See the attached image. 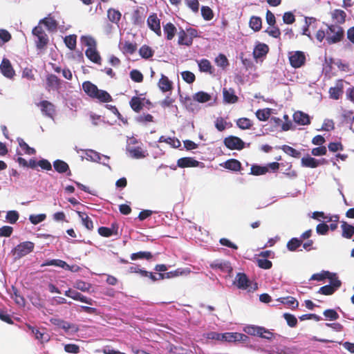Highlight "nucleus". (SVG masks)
I'll return each instance as SVG.
<instances>
[{"label": "nucleus", "mask_w": 354, "mask_h": 354, "mask_svg": "<svg viewBox=\"0 0 354 354\" xmlns=\"http://www.w3.org/2000/svg\"><path fill=\"white\" fill-rule=\"evenodd\" d=\"M177 165L180 168L195 167L199 165V162L191 157L179 158Z\"/></svg>", "instance_id": "obj_19"}, {"label": "nucleus", "mask_w": 354, "mask_h": 354, "mask_svg": "<svg viewBox=\"0 0 354 354\" xmlns=\"http://www.w3.org/2000/svg\"><path fill=\"white\" fill-rule=\"evenodd\" d=\"M139 54L144 59H149L153 55V50L149 46L143 45L139 49Z\"/></svg>", "instance_id": "obj_47"}, {"label": "nucleus", "mask_w": 354, "mask_h": 354, "mask_svg": "<svg viewBox=\"0 0 354 354\" xmlns=\"http://www.w3.org/2000/svg\"><path fill=\"white\" fill-rule=\"evenodd\" d=\"M145 98H140L137 96H133L129 101V105L132 110L136 113H139L144 106L143 100Z\"/></svg>", "instance_id": "obj_27"}, {"label": "nucleus", "mask_w": 354, "mask_h": 354, "mask_svg": "<svg viewBox=\"0 0 354 354\" xmlns=\"http://www.w3.org/2000/svg\"><path fill=\"white\" fill-rule=\"evenodd\" d=\"M214 69L213 68L211 63L205 59L201 60V71L207 72L210 74L214 73Z\"/></svg>", "instance_id": "obj_60"}, {"label": "nucleus", "mask_w": 354, "mask_h": 354, "mask_svg": "<svg viewBox=\"0 0 354 354\" xmlns=\"http://www.w3.org/2000/svg\"><path fill=\"white\" fill-rule=\"evenodd\" d=\"M262 26V20L260 17L252 16L250 19V27L254 31H259Z\"/></svg>", "instance_id": "obj_49"}, {"label": "nucleus", "mask_w": 354, "mask_h": 354, "mask_svg": "<svg viewBox=\"0 0 354 354\" xmlns=\"http://www.w3.org/2000/svg\"><path fill=\"white\" fill-rule=\"evenodd\" d=\"M81 41L85 46H88V48H92L96 47V41L91 36H82Z\"/></svg>", "instance_id": "obj_62"}, {"label": "nucleus", "mask_w": 354, "mask_h": 354, "mask_svg": "<svg viewBox=\"0 0 354 354\" xmlns=\"http://www.w3.org/2000/svg\"><path fill=\"white\" fill-rule=\"evenodd\" d=\"M153 255L150 252H138L136 253H133L131 254V259L132 261H136L137 259H145L147 260H149L152 259Z\"/></svg>", "instance_id": "obj_45"}, {"label": "nucleus", "mask_w": 354, "mask_h": 354, "mask_svg": "<svg viewBox=\"0 0 354 354\" xmlns=\"http://www.w3.org/2000/svg\"><path fill=\"white\" fill-rule=\"evenodd\" d=\"M302 244V240L292 238L287 243V248L290 251H295Z\"/></svg>", "instance_id": "obj_54"}, {"label": "nucleus", "mask_w": 354, "mask_h": 354, "mask_svg": "<svg viewBox=\"0 0 354 354\" xmlns=\"http://www.w3.org/2000/svg\"><path fill=\"white\" fill-rule=\"evenodd\" d=\"M98 233L104 237H110L112 235L118 234V227L115 224L113 223L111 227H100L98 228Z\"/></svg>", "instance_id": "obj_25"}, {"label": "nucleus", "mask_w": 354, "mask_h": 354, "mask_svg": "<svg viewBox=\"0 0 354 354\" xmlns=\"http://www.w3.org/2000/svg\"><path fill=\"white\" fill-rule=\"evenodd\" d=\"M85 55L88 59L91 62L100 64H101V57L98 53V51L95 48H88L85 51Z\"/></svg>", "instance_id": "obj_24"}, {"label": "nucleus", "mask_w": 354, "mask_h": 354, "mask_svg": "<svg viewBox=\"0 0 354 354\" xmlns=\"http://www.w3.org/2000/svg\"><path fill=\"white\" fill-rule=\"evenodd\" d=\"M0 71L2 75L9 79L12 78L15 72L12 66V64L8 59L3 58L0 64Z\"/></svg>", "instance_id": "obj_13"}, {"label": "nucleus", "mask_w": 354, "mask_h": 354, "mask_svg": "<svg viewBox=\"0 0 354 354\" xmlns=\"http://www.w3.org/2000/svg\"><path fill=\"white\" fill-rule=\"evenodd\" d=\"M35 248L34 243L31 241H24L17 245L13 250L16 258L20 259L33 251Z\"/></svg>", "instance_id": "obj_4"}, {"label": "nucleus", "mask_w": 354, "mask_h": 354, "mask_svg": "<svg viewBox=\"0 0 354 354\" xmlns=\"http://www.w3.org/2000/svg\"><path fill=\"white\" fill-rule=\"evenodd\" d=\"M277 301H280L283 304H286L288 306L292 308H296L299 306V302L297 300L293 297H280L277 299Z\"/></svg>", "instance_id": "obj_37"}, {"label": "nucleus", "mask_w": 354, "mask_h": 354, "mask_svg": "<svg viewBox=\"0 0 354 354\" xmlns=\"http://www.w3.org/2000/svg\"><path fill=\"white\" fill-rule=\"evenodd\" d=\"M211 267L227 272L232 270L229 262H215L211 265Z\"/></svg>", "instance_id": "obj_53"}, {"label": "nucleus", "mask_w": 354, "mask_h": 354, "mask_svg": "<svg viewBox=\"0 0 354 354\" xmlns=\"http://www.w3.org/2000/svg\"><path fill=\"white\" fill-rule=\"evenodd\" d=\"M288 59L290 66L295 68H300L306 63V55L299 50L290 52Z\"/></svg>", "instance_id": "obj_5"}, {"label": "nucleus", "mask_w": 354, "mask_h": 354, "mask_svg": "<svg viewBox=\"0 0 354 354\" xmlns=\"http://www.w3.org/2000/svg\"><path fill=\"white\" fill-rule=\"evenodd\" d=\"M163 31L167 40H171L176 34L177 29L171 22L163 25Z\"/></svg>", "instance_id": "obj_30"}, {"label": "nucleus", "mask_w": 354, "mask_h": 354, "mask_svg": "<svg viewBox=\"0 0 354 354\" xmlns=\"http://www.w3.org/2000/svg\"><path fill=\"white\" fill-rule=\"evenodd\" d=\"M94 98L97 99L99 101L102 102H109L112 101V97L111 95L104 90H97V93L95 96Z\"/></svg>", "instance_id": "obj_44"}, {"label": "nucleus", "mask_w": 354, "mask_h": 354, "mask_svg": "<svg viewBox=\"0 0 354 354\" xmlns=\"http://www.w3.org/2000/svg\"><path fill=\"white\" fill-rule=\"evenodd\" d=\"M41 24H44L50 32H55L57 29L58 23L55 19L49 16L41 19L39 22V25L40 26Z\"/></svg>", "instance_id": "obj_22"}, {"label": "nucleus", "mask_w": 354, "mask_h": 354, "mask_svg": "<svg viewBox=\"0 0 354 354\" xmlns=\"http://www.w3.org/2000/svg\"><path fill=\"white\" fill-rule=\"evenodd\" d=\"M121 12L115 8H109L107 10V17L109 20L115 24H118L121 19Z\"/></svg>", "instance_id": "obj_29"}, {"label": "nucleus", "mask_w": 354, "mask_h": 354, "mask_svg": "<svg viewBox=\"0 0 354 354\" xmlns=\"http://www.w3.org/2000/svg\"><path fill=\"white\" fill-rule=\"evenodd\" d=\"M224 167L229 170L238 171L241 169V163L238 160L232 158L225 162Z\"/></svg>", "instance_id": "obj_35"}, {"label": "nucleus", "mask_w": 354, "mask_h": 354, "mask_svg": "<svg viewBox=\"0 0 354 354\" xmlns=\"http://www.w3.org/2000/svg\"><path fill=\"white\" fill-rule=\"evenodd\" d=\"M120 49L124 54L133 55L137 50V44L125 41L120 44Z\"/></svg>", "instance_id": "obj_28"}, {"label": "nucleus", "mask_w": 354, "mask_h": 354, "mask_svg": "<svg viewBox=\"0 0 354 354\" xmlns=\"http://www.w3.org/2000/svg\"><path fill=\"white\" fill-rule=\"evenodd\" d=\"M293 120L299 125H308L310 123L309 115L300 111L294 113Z\"/></svg>", "instance_id": "obj_18"}, {"label": "nucleus", "mask_w": 354, "mask_h": 354, "mask_svg": "<svg viewBox=\"0 0 354 354\" xmlns=\"http://www.w3.org/2000/svg\"><path fill=\"white\" fill-rule=\"evenodd\" d=\"M145 17V9L143 7H138L132 13L131 21L135 26H142Z\"/></svg>", "instance_id": "obj_12"}, {"label": "nucleus", "mask_w": 354, "mask_h": 354, "mask_svg": "<svg viewBox=\"0 0 354 354\" xmlns=\"http://www.w3.org/2000/svg\"><path fill=\"white\" fill-rule=\"evenodd\" d=\"M82 88L84 91L92 98H94L97 93L98 88L89 81H86L82 84Z\"/></svg>", "instance_id": "obj_26"}, {"label": "nucleus", "mask_w": 354, "mask_h": 354, "mask_svg": "<svg viewBox=\"0 0 354 354\" xmlns=\"http://www.w3.org/2000/svg\"><path fill=\"white\" fill-rule=\"evenodd\" d=\"M201 15L206 21L212 20L214 17L213 10L209 6L201 7Z\"/></svg>", "instance_id": "obj_48"}, {"label": "nucleus", "mask_w": 354, "mask_h": 354, "mask_svg": "<svg viewBox=\"0 0 354 354\" xmlns=\"http://www.w3.org/2000/svg\"><path fill=\"white\" fill-rule=\"evenodd\" d=\"M79 217L82 220V225L88 230H92L94 227L93 223L91 218L85 213L82 212H77Z\"/></svg>", "instance_id": "obj_33"}, {"label": "nucleus", "mask_w": 354, "mask_h": 354, "mask_svg": "<svg viewBox=\"0 0 354 354\" xmlns=\"http://www.w3.org/2000/svg\"><path fill=\"white\" fill-rule=\"evenodd\" d=\"M48 266H55L62 268H67L68 267V264L66 261L61 259H52L46 261L41 265V267Z\"/></svg>", "instance_id": "obj_38"}, {"label": "nucleus", "mask_w": 354, "mask_h": 354, "mask_svg": "<svg viewBox=\"0 0 354 354\" xmlns=\"http://www.w3.org/2000/svg\"><path fill=\"white\" fill-rule=\"evenodd\" d=\"M36 105L40 108L42 114L49 118H53L56 113V108L54 104L48 100H41Z\"/></svg>", "instance_id": "obj_6"}, {"label": "nucleus", "mask_w": 354, "mask_h": 354, "mask_svg": "<svg viewBox=\"0 0 354 354\" xmlns=\"http://www.w3.org/2000/svg\"><path fill=\"white\" fill-rule=\"evenodd\" d=\"M248 338L245 334L236 332H227L221 333V341L229 343H234L236 342H244Z\"/></svg>", "instance_id": "obj_7"}, {"label": "nucleus", "mask_w": 354, "mask_h": 354, "mask_svg": "<svg viewBox=\"0 0 354 354\" xmlns=\"http://www.w3.org/2000/svg\"><path fill=\"white\" fill-rule=\"evenodd\" d=\"M342 236L346 239H351L354 234V226L348 224L346 221L342 222Z\"/></svg>", "instance_id": "obj_34"}, {"label": "nucleus", "mask_w": 354, "mask_h": 354, "mask_svg": "<svg viewBox=\"0 0 354 354\" xmlns=\"http://www.w3.org/2000/svg\"><path fill=\"white\" fill-rule=\"evenodd\" d=\"M184 104L187 109L192 112L197 111L199 107V92L196 93L192 96L186 97Z\"/></svg>", "instance_id": "obj_11"}, {"label": "nucleus", "mask_w": 354, "mask_h": 354, "mask_svg": "<svg viewBox=\"0 0 354 354\" xmlns=\"http://www.w3.org/2000/svg\"><path fill=\"white\" fill-rule=\"evenodd\" d=\"M19 213L15 210L8 211L6 214V218L11 224L15 223L19 219Z\"/></svg>", "instance_id": "obj_61"}, {"label": "nucleus", "mask_w": 354, "mask_h": 354, "mask_svg": "<svg viewBox=\"0 0 354 354\" xmlns=\"http://www.w3.org/2000/svg\"><path fill=\"white\" fill-rule=\"evenodd\" d=\"M64 295L66 297H70L74 300L80 301L89 305H93L95 303V301L93 300L91 298L86 297L80 292H77L75 290H73L71 288L66 290Z\"/></svg>", "instance_id": "obj_10"}, {"label": "nucleus", "mask_w": 354, "mask_h": 354, "mask_svg": "<svg viewBox=\"0 0 354 354\" xmlns=\"http://www.w3.org/2000/svg\"><path fill=\"white\" fill-rule=\"evenodd\" d=\"M17 142L21 149L24 151L25 153L28 155L35 154L36 150L34 148L29 147V145L22 138H18Z\"/></svg>", "instance_id": "obj_43"}, {"label": "nucleus", "mask_w": 354, "mask_h": 354, "mask_svg": "<svg viewBox=\"0 0 354 354\" xmlns=\"http://www.w3.org/2000/svg\"><path fill=\"white\" fill-rule=\"evenodd\" d=\"M74 288L78 289L82 292H88L89 291L91 286L90 283H86L82 280H77L74 283Z\"/></svg>", "instance_id": "obj_57"}, {"label": "nucleus", "mask_w": 354, "mask_h": 354, "mask_svg": "<svg viewBox=\"0 0 354 354\" xmlns=\"http://www.w3.org/2000/svg\"><path fill=\"white\" fill-rule=\"evenodd\" d=\"M50 322L52 324L57 326L59 328L64 329L66 332H68L73 326V324H70L69 322L59 318H51Z\"/></svg>", "instance_id": "obj_31"}, {"label": "nucleus", "mask_w": 354, "mask_h": 354, "mask_svg": "<svg viewBox=\"0 0 354 354\" xmlns=\"http://www.w3.org/2000/svg\"><path fill=\"white\" fill-rule=\"evenodd\" d=\"M66 46L71 50L76 48L77 45V36L75 35H70L66 36L64 39Z\"/></svg>", "instance_id": "obj_42"}, {"label": "nucleus", "mask_w": 354, "mask_h": 354, "mask_svg": "<svg viewBox=\"0 0 354 354\" xmlns=\"http://www.w3.org/2000/svg\"><path fill=\"white\" fill-rule=\"evenodd\" d=\"M261 327L254 325L248 326L245 327V332L248 335L259 337L261 333Z\"/></svg>", "instance_id": "obj_58"}, {"label": "nucleus", "mask_w": 354, "mask_h": 354, "mask_svg": "<svg viewBox=\"0 0 354 354\" xmlns=\"http://www.w3.org/2000/svg\"><path fill=\"white\" fill-rule=\"evenodd\" d=\"M32 33L34 36L37 37L36 46L38 49L44 48L48 43V37L43 30L42 27L39 25L35 26Z\"/></svg>", "instance_id": "obj_3"}, {"label": "nucleus", "mask_w": 354, "mask_h": 354, "mask_svg": "<svg viewBox=\"0 0 354 354\" xmlns=\"http://www.w3.org/2000/svg\"><path fill=\"white\" fill-rule=\"evenodd\" d=\"M277 336L279 335L262 326L261 329V333L259 337L263 339H266L268 340H272Z\"/></svg>", "instance_id": "obj_50"}, {"label": "nucleus", "mask_w": 354, "mask_h": 354, "mask_svg": "<svg viewBox=\"0 0 354 354\" xmlns=\"http://www.w3.org/2000/svg\"><path fill=\"white\" fill-rule=\"evenodd\" d=\"M129 75H130L131 79L133 82H138V83L142 82L144 79V76H143L142 73L137 69H133L132 71H131Z\"/></svg>", "instance_id": "obj_56"}, {"label": "nucleus", "mask_w": 354, "mask_h": 354, "mask_svg": "<svg viewBox=\"0 0 354 354\" xmlns=\"http://www.w3.org/2000/svg\"><path fill=\"white\" fill-rule=\"evenodd\" d=\"M269 51V47L266 44L259 43L254 48L253 56L255 59H259L266 56Z\"/></svg>", "instance_id": "obj_21"}, {"label": "nucleus", "mask_w": 354, "mask_h": 354, "mask_svg": "<svg viewBox=\"0 0 354 354\" xmlns=\"http://www.w3.org/2000/svg\"><path fill=\"white\" fill-rule=\"evenodd\" d=\"M346 14L340 9H335L331 12V18L335 24H343L346 21Z\"/></svg>", "instance_id": "obj_23"}, {"label": "nucleus", "mask_w": 354, "mask_h": 354, "mask_svg": "<svg viewBox=\"0 0 354 354\" xmlns=\"http://www.w3.org/2000/svg\"><path fill=\"white\" fill-rule=\"evenodd\" d=\"M159 142H166L174 148H179L181 146V142L180 140L176 138H165L162 136L159 138Z\"/></svg>", "instance_id": "obj_39"}, {"label": "nucleus", "mask_w": 354, "mask_h": 354, "mask_svg": "<svg viewBox=\"0 0 354 354\" xmlns=\"http://www.w3.org/2000/svg\"><path fill=\"white\" fill-rule=\"evenodd\" d=\"M344 93L343 80H339L336 82L334 87L329 88L330 97L333 100H339Z\"/></svg>", "instance_id": "obj_15"}, {"label": "nucleus", "mask_w": 354, "mask_h": 354, "mask_svg": "<svg viewBox=\"0 0 354 354\" xmlns=\"http://www.w3.org/2000/svg\"><path fill=\"white\" fill-rule=\"evenodd\" d=\"M281 149L288 155L299 158L301 156L300 151H297V149H294L293 147L288 146V145H283L281 147Z\"/></svg>", "instance_id": "obj_51"}, {"label": "nucleus", "mask_w": 354, "mask_h": 354, "mask_svg": "<svg viewBox=\"0 0 354 354\" xmlns=\"http://www.w3.org/2000/svg\"><path fill=\"white\" fill-rule=\"evenodd\" d=\"M268 171V167L260 166L257 165H252L250 168V174L254 176H260L266 174Z\"/></svg>", "instance_id": "obj_40"}, {"label": "nucleus", "mask_w": 354, "mask_h": 354, "mask_svg": "<svg viewBox=\"0 0 354 354\" xmlns=\"http://www.w3.org/2000/svg\"><path fill=\"white\" fill-rule=\"evenodd\" d=\"M27 326L28 329L31 330L32 333L34 334L35 339H38L41 344L50 340V336L46 332H45L44 328L42 329V330H40L39 328L30 325H28Z\"/></svg>", "instance_id": "obj_16"}, {"label": "nucleus", "mask_w": 354, "mask_h": 354, "mask_svg": "<svg viewBox=\"0 0 354 354\" xmlns=\"http://www.w3.org/2000/svg\"><path fill=\"white\" fill-rule=\"evenodd\" d=\"M234 283L242 290H248V291L256 290L257 289V284L254 283V287H252V282L248 279L247 275L243 272H239L236 277Z\"/></svg>", "instance_id": "obj_2"}, {"label": "nucleus", "mask_w": 354, "mask_h": 354, "mask_svg": "<svg viewBox=\"0 0 354 354\" xmlns=\"http://www.w3.org/2000/svg\"><path fill=\"white\" fill-rule=\"evenodd\" d=\"M327 44H334L342 41L344 38V30L337 24L326 25Z\"/></svg>", "instance_id": "obj_1"}, {"label": "nucleus", "mask_w": 354, "mask_h": 354, "mask_svg": "<svg viewBox=\"0 0 354 354\" xmlns=\"http://www.w3.org/2000/svg\"><path fill=\"white\" fill-rule=\"evenodd\" d=\"M147 24L149 28L157 36H162L160 19L158 17L156 13H152L148 17Z\"/></svg>", "instance_id": "obj_8"}, {"label": "nucleus", "mask_w": 354, "mask_h": 354, "mask_svg": "<svg viewBox=\"0 0 354 354\" xmlns=\"http://www.w3.org/2000/svg\"><path fill=\"white\" fill-rule=\"evenodd\" d=\"M158 86L162 92H167L172 89V82L165 75H162L158 82Z\"/></svg>", "instance_id": "obj_32"}, {"label": "nucleus", "mask_w": 354, "mask_h": 354, "mask_svg": "<svg viewBox=\"0 0 354 354\" xmlns=\"http://www.w3.org/2000/svg\"><path fill=\"white\" fill-rule=\"evenodd\" d=\"M53 167L55 170L59 173L64 174L67 173L68 176H71V171L70 170L68 165L62 160H56L53 162Z\"/></svg>", "instance_id": "obj_20"}, {"label": "nucleus", "mask_w": 354, "mask_h": 354, "mask_svg": "<svg viewBox=\"0 0 354 354\" xmlns=\"http://www.w3.org/2000/svg\"><path fill=\"white\" fill-rule=\"evenodd\" d=\"M86 159L91 161L98 162L100 160V153L93 149L85 150Z\"/></svg>", "instance_id": "obj_55"}, {"label": "nucleus", "mask_w": 354, "mask_h": 354, "mask_svg": "<svg viewBox=\"0 0 354 354\" xmlns=\"http://www.w3.org/2000/svg\"><path fill=\"white\" fill-rule=\"evenodd\" d=\"M223 97L224 100L230 104H234L239 100V97L234 93V91L231 88L229 90L223 88Z\"/></svg>", "instance_id": "obj_36"}, {"label": "nucleus", "mask_w": 354, "mask_h": 354, "mask_svg": "<svg viewBox=\"0 0 354 354\" xmlns=\"http://www.w3.org/2000/svg\"><path fill=\"white\" fill-rule=\"evenodd\" d=\"M61 86V80L53 74L48 75L46 77V88L48 91L51 90H59Z\"/></svg>", "instance_id": "obj_17"}, {"label": "nucleus", "mask_w": 354, "mask_h": 354, "mask_svg": "<svg viewBox=\"0 0 354 354\" xmlns=\"http://www.w3.org/2000/svg\"><path fill=\"white\" fill-rule=\"evenodd\" d=\"M224 145L230 150H241L245 147L244 142L239 137L230 136L224 139Z\"/></svg>", "instance_id": "obj_9"}, {"label": "nucleus", "mask_w": 354, "mask_h": 354, "mask_svg": "<svg viewBox=\"0 0 354 354\" xmlns=\"http://www.w3.org/2000/svg\"><path fill=\"white\" fill-rule=\"evenodd\" d=\"M178 44L181 45H187L189 46L192 43V38L189 37L187 33L181 30L178 32Z\"/></svg>", "instance_id": "obj_46"}, {"label": "nucleus", "mask_w": 354, "mask_h": 354, "mask_svg": "<svg viewBox=\"0 0 354 354\" xmlns=\"http://www.w3.org/2000/svg\"><path fill=\"white\" fill-rule=\"evenodd\" d=\"M257 266L262 269L268 270L272 266V263L266 259L259 258L257 260Z\"/></svg>", "instance_id": "obj_63"}, {"label": "nucleus", "mask_w": 354, "mask_h": 354, "mask_svg": "<svg viewBox=\"0 0 354 354\" xmlns=\"http://www.w3.org/2000/svg\"><path fill=\"white\" fill-rule=\"evenodd\" d=\"M326 162V160L324 158H322V160H317L310 156L304 157L301 160V166L308 168H316Z\"/></svg>", "instance_id": "obj_14"}, {"label": "nucleus", "mask_w": 354, "mask_h": 354, "mask_svg": "<svg viewBox=\"0 0 354 354\" xmlns=\"http://www.w3.org/2000/svg\"><path fill=\"white\" fill-rule=\"evenodd\" d=\"M256 115L260 121H266L270 115V110L269 109H259L256 112Z\"/></svg>", "instance_id": "obj_59"}, {"label": "nucleus", "mask_w": 354, "mask_h": 354, "mask_svg": "<svg viewBox=\"0 0 354 354\" xmlns=\"http://www.w3.org/2000/svg\"><path fill=\"white\" fill-rule=\"evenodd\" d=\"M330 280V286H332L335 289H339L342 286V281L339 279L336 273L330 272V275L327 277Z\"/></svg>", "instance_id": "obj_52"}, {"label": "nucleus", "mask_w": 354, "mask_h": 354, "mask_svg": "<svg viewBox=\"0 0 354 354\" xmlns=\"http://www.w3.org/2000/svg\"><path fill=\"white\" fill-rule=\"evenodd\" d=\"M336 290L332 286L326 285L321 287L317 292L324 295H332Z\"/></svg>", "instance_id": "obj_64"}, {"label": "nucleus", "mask_w": 354, "mask_h": 354, "mask_svg": "<svg viewBox=\"0 0 354 354\" xmlns=\"http://www.w3.org/2000/svg\"><path fill=\"white\" fill-rule=\"evenodd\" d=\"M236 125L243 130L250 129L253 125L252 122L248 118H241L236 120Z\"/></svg>", "instance_id": "obj_41"}]
</instances>
